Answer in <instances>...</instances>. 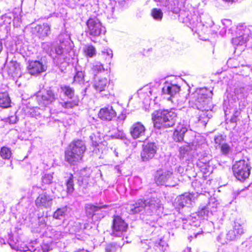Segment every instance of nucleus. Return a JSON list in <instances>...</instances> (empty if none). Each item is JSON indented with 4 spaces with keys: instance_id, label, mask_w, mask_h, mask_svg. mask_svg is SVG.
Wrapping results in <instances>:
<instances>
[{
    "instance_id": "1",
    "label": "nucleus",
    "mask_w": 252,
    "mask_h": 252,
    "mask_svg": "<svg viewBox=\"0 0 252 252\" xmlns=\"http://www.w3.org/2000/svg\"><path fill=\"white\" fill-rule=\"evenodd\" d=\"M210 93L206 89H201L192 94L189 101V106L196 109V118L198 122L204 126L212 116V102L210 97L208 96V94Z\"/></svg>"
},
{
    "instance_id": "2",
    "label": "nucleus",
    "mask_w": 252,
    "mask_h": 252,
    "mask_svg": "<svg viewBox=\"0 0 252 252\" xmlns=\"http://www.w3.org/2000/svg\"><path fill=\"white\" fill-rule=\"evenodd\" d=\"M162 207L160 200L157 197H152L149 200H138L135 203L128 204L126 207L127 212L131 215L145 213L148 215L161 211Z\"/></svg>"
},
{
    "instance_id": "3",
    "label": "nucleus",
    "mask_w": 252,
    "mask_h": 252,
    "mask_svg": "<svg viewBox=\"0 0 252 252\" xmlns=\"http://www.w3.org/2000/svg\"><path fill=\"white\" fill-rule=\"evenodd\" d=\"M177 118V114L172 110H163L154 112L152 119L154 127L161 129L173 126Z\"/></svg>"
},
{
    "instance_id": "4",
    "label": "nucleus",
    "mask_w": 252,
    "mask_h": 252,
    "mask_svg": "<svg viewBox=\"0 0 252 252\" xmlns=\"http://www.w3.org/2000/svg\"><path fill=\"white\" fill-rule=\"evenodd\" d=\"M84 141L76 140L71 142L65 151V159L68 163L74 164L81 161L86 151Z\"/></svg>"
},
{
    "instance_id": "5",
    "label": "nucleus",
    "mask_w": 252,
    "mask_h": 252,
    "mask_svg": "<svg viewBox=\"0 0 252 252\" xmlns=\"http://www.w3.org/2000/svg\"><path fill=\"white\" fill-rule=\"evenodd\" d=\"M251 169L250 164L244 159L236 161L232 166L234 175L240 181L245 180L249 177Z\"/></svg>"
},
{
    "instance_id": "6",
    "label": "nucleus",
    "mask_w": 252,
    "mask_h": 252,
    "mask_svg": "<svg viewBox=\"0 0 252 252\" xmlns=\"http://www.w3.org/2000/svg\"><path fill=\"white\" fill-rule=\"evenodd\" d=\"M156 183L158 185L174 187L176 185V179L174 180L173 172L171 170H158L155 177Z\"/></svg>"
},
{
    "instance_id": "7",
    "label": "nucleus",
    "mask_w": 252,
    "mask_h": 252,
    "mask_svg": "<svg viewBox=\"0 0 252 252\" xmlns=\"http://www.w3.org/2000/svg\"><path fill=\"white\" fill-rule=\"evenodd\" d=\"M56 95L51 90L40 91L36 94V99L41 107H46L55 101Z\"/></svg>"
},
{
    "instance_id": "8",
    "label": "nucleus",
    "mask_w": 252,
    "mask_h": 252,
    "mask_svg": "<svg viewBox=\"0 0 252 252\" xmlns=\"http://www.w3.org/2000/svg\"><path fill=\"white\" fill-rule=\"evenodd\" d=\"M88 32L93 36H98L104 34L106 32L105 28L102 26L98 19L90 18L87 22Z\"/></svg>"
},
{
    "instance_id": "9",
    "label": "nucleus",
    "mask_w": 252,
    "mask_h": 252,
    "mask_svg": "<svg viewBox=\"0 0 252 252\" xmlns=\"http://www.w3.org/2000/svg\"><path fill=\"white\" fill-rule=\"evenodd\" d=\"M127 224L119 216L114 218L112 225L111 235L122 237L127 229Z\"/></svg>"
},
{
    "instance_id": "10",
    "label": "nucleus",
    "mask_w": 252,
    "mask_h": 252,
    "mask_svg": "<svg viewBox=\"0 0 252 252\" xmlns=\"http://www.w3.org/2000/svg\"><path fill=\"white\" fill-rule=\"evenodd\" d=\"M28 72L32 75H37L47 69L46 62L42 59L39 61H29L27 65Z\"/></svg>"
},
{
    "instance_id": "11",
    "label": "nucleus",
    "mask_w": 252,
    "mask_h": 252,
    "mask_svg": "<svg viewBox=\"0 0 252 252\" xmlns=\"http://www.w3.org/2000/svg\"><path fill=\"white\" fill-rule=\"evenodd\" d=\"M158 147L155 143H148L143 146V150L141 153V159L143 161H149L154 158Z\"/></svg>"
},
{
    "instance_id": "12",
    "label": "nucleus",
    "mask_w": 252,
    "mask_h": 252,
    "mask_svg": "<svg viewBox=\"0 0 252 252\" xmlns=\"http://www.w3.org/2000/svg\"><path fill=\"white\" fill-rule=\"evenodd\" d=\"M53 200V196L44 192L38 195L35 201V203L38 208L47 209L52 206Z\"/></svg>"
},
{
    "instance_id": "13",
    "label": "nucleus",
    "mask_w": 252,
    "mask_h": 252,
    "mask_svg": "<svg viewBox=\"0 0 252 252\" xmlns=\"http://www.w3.org/2000/svg\"><path fill=\"white\" fill-rule=\"evenodd\" d=\"M180 91V87L177 85H174L169 83H166L162 88V92L163 94H168L170 97L168 98V100H171L174 102L176 100L174 95Z\"/></svg>"
},
{
    "instance_id": "14",
    "label": "nucleus",
    "mask_w": 252,
    "mask_h": 252,
    "mask_svg": "<svg viewBox=\"0 0 252 252\" xmlns=\"http://www.w3.org/2000/svg\"><path fill=\"white\" fill-rule=\"evenodd\" d=\"M5 69L8 74L13 77H20L22 72L20 64L16 61H11L7 63L5 65Z\"/></svg>"
},
{
    "instance_id": "15",
    "label": "nucleus",
    "mask_w": 252,
    "mask_h": 252,
    "mask_svg": "<svg viewBox=\"0 0 252 252\" xmlns=\"http://www.w3.org/2000/svg\"><path fill=\"white\" fill-rule=\"evenodd\" d=\"M146 128L140 122L133 124L130 128V133L133 139H137L145 135Z\"/></svg>"
},
{
    "instance_id": "16",
    "label": "nucleus",
    "mask_w": 252,
    "mask_h": 252,
    "mask_svg": "<svg viewBox=\"0 0 252 252\" xmlns=\"http://www.w3.org/2000/svg\"><path fill=\"white\" fill-rule=\"evenodd\" d=\"M116 115L112 106H107L101 108L98 113L99 117L103 120L111 121Z\"/></svg>"
},
{
    "instance_id": "17",
    "label": "nucleus",
    "mask_w": 252,
    "mask_h": 252,
    "mask_svg": "<svg viewBox=\"0 0 252 252\" xmlns=\"http://www.w3.org/2000/svg\"><path fill=\"white\" fill-rule=\"evenodd\" d=\"M50 26L46 23L37 25L33 29V32L39 38H44L48 36L50 33Z\"/></svg>"
},
{
    "instance_id": "18",
    "label": "nucleus",
    "mask_w": 252,
    "mask_h": 252,
    "mask_svg": "<svg viewBox=\"0 0 252 252\" xmlns=\"http://www.w3.org/2000/svg\"><path fill=\"white\" fill-rule=\"evenodd\" d=\"M187 131V128L183 125L179 124L175 129L173 135L174 141L181 142L183 140L185 134Z\"/></svg>"
},
{
    "instance_id": "19",
    "label": "nucleus",
    "mask_w": 252,
    "mask_h": 252,
    "mask_svg": "<svg viewBox=\"0 0 252 252\" xmlns=\"http://www.w3.org/2000/svg\"><path fill=\"white\" fill-rule=\"evenodd\" d=\"M91 173V170L90 168H85L80 170L79 172V177L78 181L79 185H82L84 183L85 184H88L89 178Z\"/></svg>"
},
{
    "instance_id": "20",
    "label": "nucleus",
    "mask_w": 252,
    "mask_h": 252,
    "mask_svg": "<svg viewBox=\"0 0 252 252\" xmlns=\"http://www.w3.org/2000/svg\"><path fill=\"white\" fill-rule=\"evenodd\" d=\"M107 206L106 205L101 206H96L91 204H88L86 205L85 210L88 216L93 217L95 215L97 212L102 209L106 208Z\"/></svg>"
},
{
    "instance_id": "21",
    "label": "nucleus",
    "mask_w": 252,
    "mask_h": 252,
    "mask_svg": "<svg viewBox=\"0 0 252 252\" xmlns=\"http://www.w3.org/2000/svg\"><path fill=\"white\" fill-rule=\"evenodd\" d=\"M115 2H111L109 0H105L102 4V7L104 8V12L108 16H111L114 11V5Z\"/></svg>"
},
{
    "instance_id": "22",
    "label": "nucleus",
    "mask_w": 252,
    "mask_h": 252,
    "mask_svg": "<svg viewBox=\"0 0 252 252\" xmlns=\"http://www.w3.org/2000/svg\"><path fill=\"white\" fill-rule=\"evenodd\" d=\"M243 233V230L240 226H235L227 234V239L230 240L235 239L237 236Z\"/></svg>"
},
{
    "instance_id": "23",
    "label": "nucleus",
    "mask_w": 252,
    "mask_h": 252,
    "mask_svg": "<svg viewBox=\"0 0 252 252\" xmlns=\"http://www.w3.org/2000/svg\"><path fill=\"white\" fill-rule=\"evenodd\" d=\"M108 83V80L106 78H101L98 79V81H96L94 84V88L96 91L101 92L105 90V89L107 87Z\"/></svg>"
},
{
    "instance_id": "24",
    "label": "nucleus",
    "mask_w": 252,
    "mask_h": 252,
    "mask_svg": "<svg viewBox=\"0 0 252 252\" xmlns=\"http://www.w3.org/2000/svg\"><path fill=\"white\" fill-rule=\"evenodd\" d=\"M198 215L201 218H207L210 213L209 204L208 203L201 204L198 210Z\"/></svg>"
},
{
    "instance_id": "25",
    "label": "nucleus",
    "mask_w": 252,
    "mask_h": 252,
    "mask_svg": "<svg viewBox=\"0 0 252 252\" xmlns=\"http://www.w3.org/2000/svg\"><path fill=\"white\" fill-rule=\"evenodd\" d=\"M178 205L182 207L189 206L191 204V198L190 194H184L178 198Z\"/></svg>"
},
{
    "instance_id": "26",
    "label": "nucleus",
    "mask_w": 252,
    "mask_h": 252,
    "mask_svg": "<svg viewBox=\"0 0 252 252\" xmlns=\"http://www.w3.org/2000/svg\"><path fill=\"white\" fill-rule=\"evenodd\" d=\"M11 100L6 93H0V107L7 108L10 106Z\"/></svg>"
},
{
    "instance_id": "27",
    "label": "nucleus",
    "mask_w": 252,
    "mask_h": 252,
    "mask_svg": "<svg viewBox=\"0 0 252 252\" xmlns=\"http://www.w3.org/2000/svg\"><path fill=\"white\" fill-rule=\"evenodd\" d=\"M54 53L56 56L54 57V61L58 64L62 63L61 59L59 57L63 55V48L62 45H58L54 47Z\"/></svg>"
},
{
    "instance_id": "28",
    "label": "nucleus",
    "mask_w": 252,
    "mask_h": 252,
    "mask_svg": "<svg viewBox=\"0 0 252 252\" xmlns=\"http://www.w3.org/2000/svg\"><path fill=\"white\" fill-rule=\"evenodd\" d=\"M79 100L78 99H74L72 101H67L65 102H60V105L64 109H72L79 105Z\"/></svg>"
},
{
    "instance_id": "29",
    "label": "nucleus",
    "mask_w": 252,
    "mask_h": 252,
    "mask_svg": "<svg viewBox=\"0 0 252 252\" xmlns=\"http://www.w3.org/2000/svg\"><path fill=\"white\" fill-rule=\"evenodd\" d=\"M83 51L87 57L92 58L96 55L95 48L92 45H86L83 48Z\"/></svg>"
},
{
    "instance_id": "30",
    "label": "nucleus",
    "mask_w": 252,
    "mask_h": 252,
    "mask_svg": "<svg viewBox=\"0 0 252 252\" xmlns=\"http://www.w3.org/2000/svg\"><path fill=\"white\" fill-rule=\"evenodd\" d=\"M62 92L68 98L72 99L74 95V90L73 88L68 86H62L61 87Z\"/></svg>"
},
{
    "instance_id": "31",
    "label": "nucleus",
    "mask_w": 252,
    "mask_h": 252,
    "mask_svg": "<svg viewBox=\"0 0 252 252\" xmlns=\"http://www.w3.org/2000/svg\"><path fill=\"white\" fill-rule=\"evenodd\" d=\"M191 150V147L190 144L188 143L180 147L179 148L180 158H183L186 155H188Z\"/></svg>"
},
{
    "instance_id": "32",
    "label": "nucleus",
    "mask_w": 252,
    "mask_h": 252,
    "mask_svg": "<svg viewBox=\"0 0 252 252\" xmlns=\"http://www.w3.org/2000/svg\"><path fill=\"white\" fill-rule=\"evenodd\" d=\"M150 248L148 240L141 241L138 245V249L136 252H148Z\"/></svg>"
},
{
    "instance_id": "33",
    "label": "nucleus",
    "mask_w": 252,
    "mask_h": 252,
    "mask_svg": "<svg viewBox=\"0 0 252 252\" xmlns=\"http://www.w3.org/2000/svg\"><path fill=\"white\" fill-rule=\"evenodd\" d=\"M66 185L67 188V192L68 193H71L74 191V182L73 176L71 174H69L67 180L66 181Z\"/></svg>"
},
{
    "instance_id": "34",
    "label": "nucleus",
    "mask_w": 252,
    "mask_h": 252,
    "mask_svg": "<svg viewBox=\"0 0 252 252\" xmlns=\"http://www.w3.org/2000/svg\"><path fill=\"white\" fill-rule=\"evenodd\" d=\"M67 211L66 207L58 209L53 214V218L58 220H62L64 216Z\"/></svg>"
},
{
    "instance_id": "35",
    "label": "nucleus",
    "mask_w": 252,
    "mask_h": 252,
    "mask_svg": "<svg viewBox=\"0 0 252 252\" xmlns=\"http://www.w3.org/2000/svg\"><path fill=\"white\" fill-rule=\"evenodd\" d=\"M42 48L50 55H52L54 54V50L52 48V43L51 42H43L41 44Z\"/></svg>"
},
{
    "instance_id": "36",
    "label": "nucleus",
    "mask_w": 252,
    "mask_h": 252,
    "mask_svg": "<svg viewBox=\"0 0 252 252\" xmlns=\"http://www.w3.org/2000/svg\"><path fill=\"white\" fill-rule=\"evenodd\" d=\"M151 14L154 19L157 21H161L163 17V13L159 9L154 8Z\"/></svg>"
},
{
    "instance_id": "37",
    "label": "nucleus",
    "mask_w": 252,
    "mask_h": 252,
    "mask_svg": "<svg viewBox=\"0 0 252 252\" xmlns=\"http://www.w3.org/2000/svg\"><path fill=\"white\" fill-rule=\"evenodd\" d=\"M0 155L3 159H9L11 156V152L10 149L5 147L1 148Z\"/></svg>"
},
{
    "instance_id": "38",
    "label": "nucleus",
    "mask_w": 252,
    "mask_h": 252,
    "mask_svg": "<svg viewBox=\"0 0 252 252\" xmlns=\"http://www.w3.org/2000/svg\"><path fill=\"white\" fill-rule=\"evenodd\" d=\"M168 249V245L164 241L160 240V242L155 245L156 251H159L165 252Z\"/></svg>"
},
{
    "instance_id": "39",
    "label": "nucleus",
    "mask_w": 252,
    "mask_h": 252,
    "mask_svg": "<svg viewBox=\"0 0 252 252\" xmlns=\"http://www.w3.org/2000/svg\"><path fill=\"white\" fill-rule=\"evenodd\" d=\"M101 55L103 58H105V59L107 60V61L110 63L113 57V52L110 49H104L103 51H101Z\"/></svg>"
},
{
    "instance_id": "40",
    "label": "nucleus",
    "mask_w": 252,
    "mask_h": 252,
    "mask_svg": "<svg viewBox=\"0 0 252 252\" xmlns=\"http://www.w3.org/2000/svg\"><path fill=\"white\" fill-rule=\"evenodd\" d=\"M84 74L82 71H78L74 77V82L81 83L83 82Z\"/></svg>"
},
{
    "instance_id": "41",
    "label": "nucleus",
    "mask_w": 252,
    "mask_h": 252,
    "mask_svg": "<svg viewBox=\"0 0 252 252\" xmlns=\"http://www.w3.org/2000/svg\"><path fill=\"white\" fill-rule=\"evenodd\" d=\"M53 177L52 174H45L44 176L42 177V182L45 184H50L52 183Z\"/></svg>"
},
{
    "instance_id": "42",
    "label": "nucleus",
    "mask_w": 252,
    "mask_h": 252,
    "mask_svg": "<svg viewBox=\"0 0 252 252\" xmlns=\"http://www.w3.org/2000/svg\"><path fill=\"white\" fill-rule=\"evenodd\" d=\"M93 69L96 71H101L104 70L103 65L99 62L95 63L93 65Z\"/></svg>"
},
{
    "instance_id": "43",
    "label": "nucleus",
    "mask_w": 252,
    "mask_h": 252,
    "mask_svg": "<svg viewBox=\"0 0 252 252\" xmlns=\"http://www.w3.org/2000/svg\"><path fill=\"white\" fill-rule=\"evenodd\" d=\"M106 252H115L116 251V247L115 244H111L108 245L105 249Z\"/></svg>"
},
{
    "instance_id": "44",
    "label": "nucleus",
    "mask_w": 252,
    "mask_h": 252,
    "mask_svg": "<svg viewBox=\"0 0 252 252\" xmlns=\"http://www.w3.org/2000/svg\"><path fill=\"white\" fill-rule=\"evenodd\" d=\"M230 150V147L227 144L221 145V152L224 154H228Z\"/></svg>"
},
{
    "instance_id": "45",
    "label": "nucleus",
    "mask_w": 252,
    "mask_h": 252,
    "mask_svg": "<svg viewBox=\"0 0 252 252\" xmlns=\"http://www.w3.org/2000/svg\"><path fill=\"white\" fill-rule=\"evenodd\" d=\"M17 121V116L15 115H12L6 119V122H8L10 124H15Z\"/></svg>"
},
{
    "instance_id": "46",
    "label": "nucleus",
    "mask_w": 252,
    "mask_h": 252,
    "mask_svg": "<svg viewBox=\"0 0 252 252\" xmlns=\"http://www.w3.org/2000/svg\"><path fill=\"white\" fill-rule=\"evenodd\" d=\"M90 138L92 141V144L93 146L96 147L98 144L96 140V138L94 134H92L90 136Z\"/></svg>"
},
{
    "instance_id": "47",
    "label": "nucleus",
    "mask_w": 252,
    "mask_h": 252,
    "mask_svg": "<svg viewBox=\"0 0 252 252\" xmlns=\"http://www.w3.org/2000/svg\"><path fill=\"white\" fill-rule=\"evenodd\" d=\"M245 251L246 252H252V241L249 242L246 245Z\"/></svg>"
},
{
    "instance_id": "48",
    "label": "nucleus",
    "mask_w": 252,
    "mask_h": 252,
    "mask_svg": "<svg viewBox=\"0 0 252 252\" xmlns=\"http://www.w3.org/2000/svg\"><path fill=\"white\" fill-rule=\"evenodd\" d=\"M126 115L125 114H121L120 115L118 118H117V121L119 122H123V121L126 119Z\"/></svg>"
},
{
    "instance_id": "49",
    "label": "nucleus",
    "mask_w": 252,
    "mask_h": 252,
    "mask_svg": "<svg viewBox=\"0 0 252 252\" xmlns=\"http://www.w3.org/2000/svg\"><path fill=\"white\" fill-rule=\"evenodd\" d=\"M215 141L216 144H218V145L216 146V148H217L218 147L219 148H220V139L219 137H217L215 138Z\"/></svg>"
},
{
    "instance_id": "50",
    "label": "nucleus",
    "mask_w": 252,
    "mask_h": 252,
    "mask_svg": "<svg viewBox=\"0 0 252 252\" xmlns=\"http://www.w3.org/2000/svg\"><path fill=\"white\" fill-rule=\"evenodd\" d=\"M43 252H48L49 251V247L48 245H45L42 246Z\"/></svg>"
},
{
    "instance_id": "51",
    "label": "nucleus",
    "mask_w": 252,
    "mask_h": 252,
    "mask_svg": "<svg viewBox=\"0 0 252 252\" xmlns=\"http://www.w3.org/2000/svg\"><path fill=\"white\" fill-rule=\"evenodd\" d=\"M184 169L181 166H179L177 168V171L179 173H182L183 172Z\"/></svg>"
},
{
    "instance_id": "52",
    "label": "nucleus",
    "mask_w": 252,
    "mask_h": 252,
    "mask_svg": "<svg viewBox=\"0 0 252 252\" xmlns=\"http://www.w3.org/2000/svg\"><path fill=\"white\" fill-rule=\"evenodd\" d=\"M224 22H226V24L228 25V26H230L231 25V21L229 20H226V19H225L224 20Z\"/></svg>"
},
{
    "instance_id": "53",
    "label": "nucleus",
    "mask_w": 252,
    "mask_h": 252,
    "mask_svg": "<svg viewBox=\"0 0 252 252\" xmlns=\"http://www.w3.org/2000/svg\"><path fill=\"white\" fill-rule=\"evenodd\" d=\"M125 137L124 134L123 132L121 133V134L118 136V137L122 139Z\"/></svg>"
},
{
    "instance_id": "54",
    "label": "nucleus",
    "mask_w": 252,
    "mask_h": 252,
    "mask_svg": "<svg viewBox=\"0 0 252 252\" xmlns=\"http://www.w3.org/2000/svg\"><path fill=\"white\" fill-rule=\"evenodd\" d=\"M186 250L187 251V252H190V248H187Z\"/></svg>"
},
{
    "instance_id": "55",
    "label": "nucleus",
    "mask_w": 252,
    "mask_h": 252,
    "mask_svg": "<svg viewBox=\"0 0 252 252\" xmlns=\"http://www.w3.org/2000/svg\"><path fill=\"white\" fill-rule=\"evenodd\" d=\"M197 234H198V233L195 234H194V237H196V236H197Z\"/></svg>"
},
{
    "instance_id": "56",
    "label": "nucleus",
    "mask_w": 252,
    "mask_h": 252,
    "mask_svg": "<svg viewBox=\"0 0 252 252\" xmlns=\"http://www.w3.org/2000/svg\"><path fill=\"white\" fill-rule=\"evenodd\" d=\"M156 1H159V0H155Z\"/></svg>"
},
{
    "instance_id": "57",
    "label": "nucleus",
    "mask_w": 252,
    "mask_h": 252,
    "mask_svg": "<svg viewBox=\"0 0 252 252\" xmlns=\"http://www.w3.org/2000/svg\"><path fill=\"white\" fill-rule=\"evenodd\" d=\"M156 1H159V0H155Z\"/></svg>"
}]
</instances>
